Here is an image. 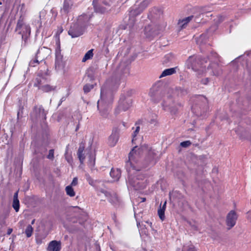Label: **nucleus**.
I'll return each mask as SVG.
<instances>
[{"mask_svg":"<svg viewBox=\"0 0 251 251\" xmlns=\"http://www.w3.org/2000/svg\"><path fill=\"white\" fill-rule=\"evenodd\" d=\"M143 151L147 152V159L150 163L154 164L156 162L157 154L155 151L149 149L146 146L141 148L137 146L134 147L129 152L128 160L126 164V169L128 174L127 180L128 188L133 187L134 189L137 190L144 188L146 186V180L145 176L142 175L137 174V171H140L143 167L139 162V158Z\"/></svg>","mask_w":251,"mask_h":251,"instance_id":"obj_1","label":"nucleus"},{"mask_svg":"<svg viewBox=\"0 0 251 251\" xmlns=\"http://www.w3.org/2000/svg\"><path fill=\"white\" fill-rule=\"evenodd\" d=\"M162 15V11L158 8H154L151 11L149 16L154 21L145 27L144 33L147 37L155 36L165 29L167 24L160 19Z\"/></svg>","mask_w":251,"mask_h":251,"instance_id":"obj_2","label":"nucleus"},{"mask_svg":"<svg viewBox=\"0 0 251 251\" xmlns=\"http://www.w3.org/2000/svg\"><path fill=\"white\" fill-rule=\"evenodd\" d=\"M207 61L204 60L200 61L197 62V59L196 56H190L186 61V65L188 68H191L194 71H199L202 73H205L210 75L218 76L222 73V70L217 63H212L207 66V69H205Z\"/></svg>","mask_w":251,"mask_h":251,"instance_id":"obj_3","label":"nucleus"},{"mask_svg":"<svg viewBox=\"0 0 251 251\" xmlns=\"http://www.w3.org/2000/svg\"><path fill=\"white\" fill-rule=\"evenodd\" d=\"M119 85L117 81H107L105 84L101 88L100 99L98 101V108L100 109L103 106L104 103L107 99V97L111 96V91L116 89Z\"/></svg>","mask_w":251,"mask_h":251,"instance_id":"obj_4","label":"nucleus"},{"mask_svg":"<svg viewBox=\"0 0 251 251\" xmlns=\"http://www.w3.org/2000/svg\"><path fill=\"white\" fill-rule=\"evenodd\" d=\"M46 79L47 78L46 76H42L39 75L38 77L36 78V82L35 83L34 86L38 87L39 89L44 92H50L54 91L55 89V87L50 86L48 84L44 85Z\"/></svg>","mask_w":251,"mask_h":251,"instance_id":"obj_5","label":"nucleus"},{"mask_svg":"<svg viewBox=\"0 0 251 251\" xmlns=\"http://www.w3.org/2000/svg\"><path fill=\"white\" fill-rule=\"evenodd\" d=\"M50 53V50L49 49L45 47H42L39 49L36 54V59L30 62L31 64L34 63H38L39 61L41 62L46 58Z\"/></svg>","mask_w":251,"mask_h":251,"instance_id":"obj_6","label":"nucleus"},{"mask_svg":"<svg viewBox=\"0 0 251 251\" xmlns=\"http://www.w3.org/2000/svg\"><path fill=\"white\" fill-rule=\"evenodd\" d=\"M16 30L19 31V33L22 34L23 37L25 36H27L30 34V26L20 22L17 24Z\"/></svg>","mask_w":251,"mask_h":251,"instance_id":"obj_7","label":"nucleus"},{"mask_svg":"<svg viewBox=\"0 0 251 251\" xmlns=\"http://www.w3.org/2000/svg\"><path fill=\"white\" fill-rule=\"evenodd\" d=\"M68 34L72 38L77 37L83 34V29L78 24H75L71 26Z\"/></svg>","mask_w":251,"mask_h":251,"instance_id":"obj_8","label":"nucleus"},{"mask_svg":"<svg viewBox=\"0 0 251 251\" xmlns=\"http://www.w3.org/2000/svg\"><path fill=\"white\" fill-rule=\"evenodd\" d=\"M237 219V215L234 211H230L227 215L226 223L227 226L230 228L234 226Z\"/></svg>","mask_w":251,"mask_h":251,"instance_id":"obj_9","label":"nucleus"},{"mask_svg":"<svg viewBox=\"0 0 251 251\" xmlns=\"http://www.w3.org/2000/svg\"><path fill=\"white\" fill-rule=\"evenodd\" d=\"M131 106V101L130 100H126L123 102H121L116 108L115 112L118 114L122 111H125L128 110Z\"/></svg>","mask_w":251,"mask_h":251,"instance_id":"obj_10","label":"nucleus"},{"mask_svg":"<svg viewBox=\"0 0 251 251\" xmlns=\"http://www.w3.org/2000/svg\"><path fill=\"white\" fill-rule=\"evenodd\" d=\"M63 56L61 54L60 50H57L55 52V68L57 70L62 69L64 67Z\"/></svg>","mask_w":251,"mask_h":251,"instance_id":"obj_11","label":"nucleus"},{"mask_svg":"<svg viewBox=\"0 0 251 251\" xmlns=\"http://www.w3.org/2000/svg\"><path fill=\"white\" fill-rule=\"evenodd\" d=\"M119 139V133L117 130H113L111 135L109 136L107 144L110 147H114L117 144Z\"/></svg>","mask_w":251,"mask_h":251,"instance_id":"obj_12","label":"nucleus"},{"mask_svg":"<svg viewBox=\"0 0 251 251\" xmlns=\"http://www.w3.org/2000/svg\"><path fill=\"white\" fill-rule=\"evenodd\" d=\"M60 250L61 243L56 240L51 241L48 247V251H60Z\"/></svg>","mask_w":251,"mask_h":251,"instance_id":"obj_13","label":"nucleus"},{"mask_svg":"<svg viewBox=\"0 0 251 251\" xmlns=\"http://www.w3.org/2000/svg\"><path fill=\"white\" fill-rule=\"evenodd\" d=\"M174 103L173 100L171 98H168L164 100L162 103V106L165 110L169 111L171 112H173Z\"/></svg>","mask_w":251,"mask_h":251,"instance_id":"obj_14","label":"nucleus"},{"mask_svg":"<svg viewBox=\"0 0 251 251\" xmlns=\"http://www.w3.org/2000/svg\"><path fill=\"white\" fill-rule=\"evenodd\" d=\"M149 2L148 0L143 1L140 4L138 9H134L130 11L131 15H137L139 14L148 5Z\"/></svg>","mask_w":251,"mask_h":251,"instance_id":"obj_15","label":"nucleus"},{"mask_svg":"<svg viewBox=\"0 0 251 251\" xmlns=\"http://www.w3.org/2000/svg\"><path fill=\"white\" fill-rule=\"evenodd\" d=\"M73 3L71 0H65L63 8L61 9L62 12L66 14L68 13L72 8Z\"/></svg>","mask_w":251,"mask_h":251,"instance_id":"obj_16","label":"nucleus"},{"mask_svg":"<svg viewBox=\"0 0 251 251\" xmlns=\"http://www.w3.org/2000/svg\"><path fill=\"white\" fill-rule=\"evenodd\" d=\"M110 175L114 181L118 180L121 176V171L118 169H112Z\"/></svg>","mask_w":251,"mask_h":251,"instance_id":"obj_17","label":"nucleus"},{"mask_svg":"<svg viewBox=\"0 0 251 251\" xmlns=\"http://www.w3.org/2000/svg\"><path fill=\"white\" fill-rule=\"evenodd\" d=\"M102 192L104 194L109 200V201L113 203H115L118 201L117 196L116 194L111 195L108 192L104 191H102Z\"/></svg>","mask_w":251,"mask_h":251,"instance_id":"obj_18","label":"nucleus"},{"mask_svg":"<svg viewBox=\"0 0 251 251\" xmlns=\"http://www.w3.org/2000/svg\"><path fill=\"white\" fill-rule=\"evenodd\" d=\"M166 203L167 202L165 201L163 205L162 206H160V208L158 209V215L162 221L165 219V211L166 208Z\"/></svg>","mask_w":251,"mask_h":251,"instance_id":"obj_19","label":"nucleus"},{"mask_svg":"<svg viewBox=\"0 0 251 251\" xmlns=\"http://www.w3.org/2000/svg\"><path fill=\"white\" fill-rule=\"evenodd\" d=\"M176 68H172L169 69H167L164 70L162 74L159 76L160 78H162L168 75H170L173 74H174L176 72Z\"/></svg>","mask_w":251,"mask_h":251,"instance_id":"obj_20","label":"nucleus"},{"mask_svg":"<svg viewBox=\"0 0 251 251\" xmlns=\"http://www.w3.org/2000/svg\"><path fill=\"white\" fill-rule=\"evenodd\" d=\"M193 16H190L182 20H179L178 25L181 29L184 28L187 24L192 20Z\"/></svg>","mask_w":251,"mask_h":251,"instance_id":"obj_21","label":"nucleus"},{"mask_svg":"<svg viewBox=\"0 0 251 251\" xmlns=\"http://www.w3.org/2000/svg\"><path fill=\"white\" fill-rule=\"evenodd\" d=\"M84 150V145L82 144L80 145L79 147V149L78 150L77 155H78V157L79 160L81 163H83V162L85 159V156L84 155V154L83 153Z\"/></svg>","mask_w":251,"mask_h":251,"instance_id":"obj_22","label":"nucleus"},{"mask_svg":"<svg viewBox=\"0 0 251 251\" xmlns=\"http://www.w3.org/2000/svg\"><path fill=\"white\" fill-rule=\"evenodd\" d=\"M182 251H197V250L194 245L191 242H189L184 245Z\"/></svg>","mask_w":251,"mask_h":251,"instance_id":"obj_23","label":"nucleus"},{"mask_svg":"<svg viewBox=\"0 0 251 251\" xmlns=\"http://www.w3.org/2000/svg\"><path fill=\"white\" fill-rule=\"evenodd\" d=\"M65 191L68 196L73 197L75 195V192L73 187L72 186H67L65 188Z\"/></svg>","mask_w":251,"mask_h":251,"instance_id":"obj_24","label":"nucleus"},{"mask_svg":"<svg viewBox=\"0 0 251 251\" xmlns=\"http://www.w3.org/2000/svg\"><path fill=\"white\" fill-rule=\"evenodd\" d=\"M93 50L91 49L89 50H88L84 55V56L83 57L82 61L84 62L86 61L87 60L90 59L92 58L93 56Z\"/></svg>","mask_w":251,"mask_h":251,"instance_id":"obj_25","label":"nucleus"},{"mask_svg":"<svg viewBox=\"0 0 251 251\" xmlns=\"http://www.w3.org/2000/svg\"><path fill=\"white\" fill-rule=\"evenodd\" d=\"M68 147H67L65 153V159L70 164L72 165L73 163V157L71 154L68 153Z\"/></svg>","mask_w":251,"mask_h":251,"instance_id":"obj_26","label":"nucleus"},{"mask_svg":"<svg viewBox=\"0 0 251 251\" xmlns=\"http://www.w3.org/2000/svg\"><path fill=\"white\" fill-rule=\"evenodd\" d=\"M33 232V228L30 225H28L25 231V233L27 237H29L31 236Z\"/></svg>","mask_w":251,"mask_h":251,"instance_id":"obj_27","label":"nucleus"},{"mask_svg":"<svg viewBox=\"0 0 251 251\" xmlns=\"http://www.w3.org/2000/svg\"><path fill=\"white\" fill-rule=\"evenodd\" d=\"M13 207L16 212H18L20 207V203L19 200H13Z\"/></svg>","mask_w":251,"mask_h":251,"instance_id":"obj_28","label":"nucleus"},{"mask_svg":"<svg viewBox=\"0 0 251 251\" xmlns=\"http://www.w3.org/2000/svg\"><path fill=\"white\" fill-rule=\"evenodd\" d=\"M139 130H140V127L138 126L136 127V129L135 130V131H134V132L132 134V143H133L134 141H136V139H137L136 135L139 133Z\"/></svg>","mask_w":251,"mask_h":251,"instance_id":"obj_29","label":"nucleus"},{"mask_svg":"<svg viewBox=\"0 0 251 251\" xmlns=\"http://www.w3.org/2000/svg\"><path fill=\"white\" fill-rule=\"evenodd\" d=\"M93 85L91 84H86L83 87L84 92L85 93H88L90 90L93 89Z\"/></svg>","mask_w":251,"mask_h":251,"instance_id":"obj_30","label":"nucleus"},{"mask_svg":"<svg viewBox=\"0 0 251 251\" xmlns=\"http://www.w3.org/2000/svg\"><path fill=\"white\" fill-rule=\"evenodd\" d=\"M173 57V56L172 54H167L165 56V60L164 61V62L166 63H167L168 62L171 61Z\"/></svg>","mask_w":251,"mask_h":251,"instance_id":"obj_31","label":"nucleus"},{"mask_svg":"<svg viewBox=\"0 0 251 251\" xmlns=\"http://www.w3.org/2000/svg\"><path fill=\"white\" fill-rule=\"evenodd\" d=\"M86 180L90 185L92 186L94 185L95 181L89 176H86Z\"/></svg>","mask_w":251,"mask_h":251,"instance_id":"obj_32","label":"nucleus"},{"mask_svg":"<svg viewBox=\"0 0 251 251\" xmlns=\"http://www.w3.org/2000/svg\"><path fill=\"white\" fill-rule=\"evenodd\" d=\"M191 144L190 141H186L182 142L180 143V146L182 147L186 148L189 147Z\"/></svg>","mask_w":251,"mask_h":251,"instance_id":"obj_33","label":"nucleus"},{"mask_svg":"<svg viewBox=\"0 0 251 251\" xmlns=\"http://www.w3.org/2000/svg\"><path fill=\"white\" fill-rule=\"evenodd\" d=\"M94 7L95 11L97 12L104 13L105 11V9H104L103 8L98 7V6H97L95 5H94Z\"/></svg>","mask_w":251,"mask_h":251,"instance_id":"obj_34","label":"nucleus"},{"mask_svg":"<svg viewBox=\"0 0 251 251\" xmlns=\"http://www.w3.org/2000/svg\"><path fill=\"white\" fill-rule=\"evenodd\" d=\"M54 157V151L53 150H50L49 151L48 158L50 159H52Z\"/></svg>","mask_w":251,"mask_h":251,"instance_id":"obj_35","label":"nucleus"},{"mask_svg":"<svg viewBox=\"0 0 251 251\" xmlns=\"http://www.w3.org/2000/svg\"><path fill=\"white\" fill-rule=\"evenodd\" d=\"M77 178L74 177L70 186H72V187L75 186L77 185Z\"/></svg>","mask_w":251,"mask_h":251,"instance_id":"obj_36","label":"nucleus"},{"mask_svg":"<svg viewBox=\"0 0 251 251\" xmlns=\"http://www.w3.org/2000/svg\"><path fill=\"white\" fill-rule=\"evenodd\" d=\"M19 7L20 8V10L22 12V13H24L25 11V4L23 3L20 5Z\"/></svg>","mask_w":251,"mask_h":251,"instance_id":"obj_37","label":"nucleus"},{"mask_svg":"<svg viewBox=\"0 0 251 251\" xmlns=\"http://www.w3.org/2000/svg\"><path fill=\"white\" fill-rule=\"evenodd\" d=\"M202 83L204 84H207L209 82V79L208 78H206L201 81Z\"/></svg>","mask_w":251,"mask_h":251,"instance_id":"obj_38","label":"nucleus"},{"mask_svg":"<svg viewBox=\"0 0 251 251\" xmlns=\"http://www.w3.org/2000/svg\"><path fill=\"white\" fill-rule=\"evenodd\" d=\"M39 112H40V115L41 114H42V116L43 117H44V109H43L42 108L40 107V108H39Z\"/></svg>","mask_w":251,"mask_h":251,"instance_id":"obj_39","label":"nucleus"},{"mask_svg":"<svg viewBox=\"0 0 251 251\" xmlns=\"http://www.w3.org/2000/svg\"><path fill=\"white\" fill-rule=\"evenodd\" d=\"M18 191H17L14 195L13 200H18Z\"/></svg>","mask_w":251,"mask_h":251,"instance_id":"obj_40","label":"nucleus"},{"mask_svg":"<svg viewBox=\"0 0 251 251\" xmlns=\"http://www.w3.org/2000/svg\"><path fill=\"white\" fill-rule=\"evenodd\" d=\"M112 0H104V3L106 5H109L110 3L111 2Z\"/></svg>","mask_w":251,"mask_h":251,"instance_id":"obj_41","label":"nucleus"},{"mask_svg":"<svg viewBox=\"0 0 251 251\" xmlns=\"http://www.w3.org/2000/svg\"><path fill=\"white\" fill-rule=\"evenodd\" d=\"M150 123L151 124H154L155 125L156 123V119L155 118H154L153 119H151V121H150Z\"/></svg>","mask_w":251,"mask_h":251,"instance_id":"obj_42","label":"nucleus"},{"mask_svg":"<svg viewBox=\"0 0 251 251\" xmlns=\"http://www.w3.org/2000/svg\"><path fill=\"white\" fill-rule=\"evenodd\" d=\"M134 216L136 219H137V215L136 210L135 209V207H134Z\"/></svg>","mask_w":251,"mask_h":251,"instance_id":"obj_43","label":"nucleus"},{"mask_svg":"<svg viewBox=\"0 0 251 251\" xmlns=\"http://www.w3.org/2000/svg\"><path fill=\"white\" fill-rule=\"evenodd\" d=\"M198 98L199 100H206V99L204 97H203L202 96H199L198 97Z\"/></svg>","mask_w":251,"mask_h":251,"instance_id":"obj_44","label":"nucleus"},{"mask_svg":"<svg viewBox=\"0 0 251 251\" xmlns=\"http://www.w3.org/2000/svg\"><path fill=\"white\" fill-rule=\"evenodd\" d=\"M12 230H12V228H9V229H8V230H7V234H8V235H10V234L12 233Z\"/></svg>","mask_w":251,"mask_h":251,"instance_id":"obj_45","label":"nucleus"},{"mask_svg":"<svg viewBox=\"0 0 251 251\" xmlns=\"http://www.w3.org/2000/svg\"><path fill=\"white\" fill-rule=\"evenodd\" d=\"M140 199H141L140 202H144L146 201V198H140Z\"/></svg>","mask_w":251,"mask_h":251,"instance_id":"obj_46","label":"nucleus"},{"mask_svg":"<svg viewBox=\"0 0 251 251\" xmlns=\"http://www.w3.org/2000/svg\"><path fill=\"white\" fill-rule=\"evenodd\" d=\"M203 35H201V37H200L199 40H201V39H202L203 38Z\"/></svg>","mask_w":251,"mask_h":251,"instance_id":"obj_47","label":"nucleus"},{"mask_svg":"<svg viewBox=\"0 0 251 251\" xmlns=\"http://www.w3.org/2000/svg\"><path fill=\"white\" fill-rule=\"evenodd\" d=\"M34 221H35V220H33L32 221V222H31V224H34Z\"/></svg>","mask_w":251,"mask_h":251,"instance_id":"obj_48","label":"nucleus"},{"mask_svg":"<svg viewBox=\"0 0 251 251\" xmlns=\"http://www.w3.org/2000/svg\"><path fill=\"white\" fill-rule=\"evenodd\" d=\"M2 4V1H1V0H0V5H1Z\"/></svg>","mask_w":251,"mask_h":251,"instance_id":"obj_49","label":"nucleus"},{"mask_svg":"<svg viewBox=\"0 0 251 251\" xmlns=\"http://www.w3.org/2000/svg\"><path fill=\"white\" fill-rule=\"evenodd\" d=\"M150 95L151 96H152V95H151V92L150 93Z\"/></svg>","mask_w":251,"mask_h":251,"instance_id":"obj_50","label":"nucleus"}]
</instances>
